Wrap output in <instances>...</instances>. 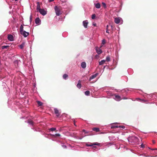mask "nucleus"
<instances>
[{"label":"nucleus","instance_id":"nucleus-11","mask_svg":"<svg viewBox=\"0 0 157 157\" xmlns=\"http://www.w3.org/2000/svg\"><path fill=\"white\" fill-rule=\"evenodd\" d=\"M36 9L37 12H38L41 9L40 8V6L39 2H37V3Z\"/></svg>","mask_w":157,"mask_h":157},{"label":"nucleus","instance_id":"nucleus-44","mask_svg":"<svg viewBox=\"0 0 157 157\" xmlns=\"http://www.w3.org/2000/svg\"><path fill=\"white\" fill-rule=\"evenodd\" d=\"M12 1H17L18 0H12Z\"/></svg>","mask_w":157,"mask_h":157},{"label":"nucleus","instance_id":"nucleus-1","mask_svg":"<svg viewBox=\"0 0 157 157\" xmlns=\"http://www.w3.org/2000/svg\"><path fill=\"white\" fill-rule=\"evenodd\" d=\"M24 27L22 25H21L20 27L19 31L20 33L25 37H27L29 34V32H26L24 30Z\"/></svg>","mask_w":157,"mask_h":157},{"label":"nucleus","instance_id":"nucleus-10","mask_svg":"<svg viewBox=\"0 0 157 157\" xmlns=\"http://www.w3.org/2000/svg\"><path fill=\"white\" fill-rule=\"evenodd\" d=\"M114 22L117 24L120 23V19L119 18L116 17L115 18Z\"/></svg>","mask_w":157,"mask_h":157},{"label":"nucleus","instance_id":"nucleus-9","mask_svg":"<svg viewBox=\"0 0 157 157\" xmlns=\"http://www.w3.org/2000/svg\"><path fill=\"white\" fill-rule=\"evenodd\" d=\"M83 24L84 27L86 28L87 27V25L88 24V22L87 20H85L83 21Z\"/></svg>","mask_w":157,"mask_h":157},{"label":"nucleus","instance_id":"nucleus-38","mask_svg":"<svg viewBox=\"0 0 157 157\" xmlns=\"http://www.w3.org/2000/svg\"><path fill=\"white\" fill-rule=\"evenodd\" d=\"M144 144H142L141 145V147H144Z\"/></svg>","mask_w":157,"mask_h":157},{"label":"nucleus","instance_id":"nucleus-29","mask_svg":"<svg viewBox=\"0 0 157 157\" xmlns=\"http://www.w3.org/2000/svg\"><path fill=\"white\" fill-rule=\"evenodd\" d=\"M53 136H54L55 137H56V136H60V135L59 134H56L54 135H52Z\"/></svg>","mask_w":157,"mask_h":157},{"label":"nucleus","instance_id":"nucleus-31","mask_svg":"<svg viewBox=\"0 0 157 157\" xmlns=\"http://www.w3.org/2000/svg\"><path fill=\"white\" fill-rule=\"evenodd\" d=\"M103 6L105 7V8L106 7V5L105 3L104 2H102V3Z\"/></svg>","mask_w":157,"mask_h":157},{"label":"nucleus","instance_id":"nucleus-42","mask_svg":"<svg viewBox=\"0 0 157 157\" xmlns=\"http://www.w3.org/2000/svg\"><path fill=\"white\" fill-rule=\"evenodd\" d=\"M54 0H49V2H51L53 1Z\"/></svg>","mask_w":157,"mask_h":157},{"label":"nucleus","instance_id":"nucleus-15","mask_svg":"<svg viewBox=\"0 0 157 157\" xmlns=\"http://www.w3.org/2000/svg\"><path fill=\"white\" fill-rule=\"evenodd\" d=\"M93 130L96 132H98L100 131L99 128H92Z\"/></svg>","mask_w":157,"mask_h":157},{"label":"nucleus","instance_id":"nucleus-46","mask_svg":"<svg viewBox=\"0 0 157 157\" xmlns=\"http://www.w3.org/2000/svg\"><path fill=\"white\" fill-rule=\"evenodd\" d=\"M102 45H101V47H100V48H101V47H102Z\"/></svg>","mask_w":157,"mask_h":157},{"label":"nucleus","instance_id":"nucleus-39","mask_svg":"<svg viewBox=\"0 0 157 157\" xmlns=\"http://www.w3.org/2000/svg\"><path fill=\"white\" fill-rule=\"evenodd\" d=\"M82 131H83V132H85V133H87V132H86V130H84V129H83V130H82Z\"/></svg>","mask_w":157,"mask_h":157},{"label":"nucleus","instance_id":"nucleus-3","mask_svg":"<svg viewBox=\"0 0 157 157\" xmlns=\"http://www.w3.org/2000/svg\"><path fill=\"white\" fill-rule=\"evenodd\" d=\"M130 139L132 140L133 142L135 143H137L139 140L138 138L135 136L131 137Z\"/></svg>","mask_w":157,"mask_h":157},{"label":"nucleus","instance_id":"nucleus-13","mask_svg":"<svg viewBox=\"0 0 157 157\" xmlns=\"http://www.w3.org/2000/svg\"><path fill=\"white\" fill-rule=\"evenodd\" d=\"M81 66L83 68H85L86 66V63L84 62H82L81 63Z\"/></svg>","mask_w":157,"mask_h":157},{"label":"nucleus","instance_id":"nucleus-35","mask_svg":"<svg viewBox=\"0 0 157 157\" xmlns=\"http://www.w3.org/2000/svg\"><path fill=\"white\" fill-rule=\"evenodd\" d=\"M115 97H116V98H117V99H120V96H118V95H116V96H115Z\"/></svg>","mask_w":157,"mask_h":157},{"label":"nucleus","instance_id":"nucleus-45","mask_svg":"<svg viewBox=\"0 0 157 157\" xmlns=\"http://www.w3.org/2000/svg\"><path fill=\"white\" fill-rule=\"evenodd\" d=\"M142 101H144V100H143Z\"/></svg>","mask_w":157,"mask_h":157},{"label":"nucleus","instance_id":"nucleus-14","mask_svg":"<svg viewBox=\"0 0 157 157\" xmlns=\"http://www.w3.org/2000/svg\"><path fill=\"white\" fill-rule=\"evenodd\" d=\"M25 45V42H23L22 44L19 45V47L21 49H23Z\"/></svg>","mask_w":157,"mask_h":157},{"label":"nucleus","instance_id":"nucleus-24","mask_svg":"<svg viewBox=\"0 0 157 157\" xmlns=\"http://www.w3.org/2000/svg\"><path fill=\"white\" fill-rule=\"evenodd\" d=\"M36 102L39 106H41L43 104L40 101H37Z\"/></svg>","mask_w":157,"mask_h":157},{"label":"nucleus","instance_id":"nucleus-25","mask_svg":"<svg viewBox=\"0 0 157 157\" xmlns=\"http://www.w3.org/2000/svg\"><path fill=\"white\" fill-rule=\"evenodd\" d=\"M105 60L107 62H109L110 61V57L109 56H108L106 57Z\"/></svg>","mask_w":157,"mask_h":157},{"label":"nucleus","instance_id":"nucleus-7","mask_svg":"<svg viewBox=\"0 0 157 157\" xmlns=\"http://www.w3.org/2000/svg\"><path fill=\"white\" fill-rule=\"evenodd\" d=\"M8 39L10 41H13V36L11 34H9L8 35Z\"/></svg>","mask_w":157,"mask_h":157},{"label":"nucleus","instance_id":"nucleus-4","mask_svg":"<svg viewBox=\"0 0 157 157\" xmlns=\"http://www.w3.org/2000/svg\"><path fill=\"white\" fill-rule=\"evenodd\" d=\"M90 146H93L94 148H96V146L95 145H99L100 144L98 143H90Z\"/></svg>","mask_w":157,"mask_h":157},{"label":"nucleus","instance_id":"nucleus-16","mask_svg":"<svg viewBox=\"0 0 157 157\" xmlns=\"http://www.w3.org/2000/svg\"><path fill=\"white\" fill-rule=\"evenodd\" d=\"M77 86L78 88L80 89L81 87V81L80 80H79L78 82V84L77 85Z\"/></svg>","mask_w":157,"mask_h":157},{"label":"nucleus","instance_id":"nucleus-28","mask_svg":"<svg viewBox=\"0 0 157 157\" xmlns=\"http://www.w3.org/2000/svg\"><path fill=\"white\" fill-rule=\"evenodd\" d=\"M108 27H109V25H107L106 26V32L107 33H109V29H108Z\"/></svg>","mask_w":157,"mask_h":157},{"label":"nucleus","instance_id":"nucleus-6","mask_svg":"<svg viewBox=\"0 0 157 157\" xmlns=\"http://www.w3.org/2000/svg\"><path fill=\"white\" fill-rule=\"evenodd\" d=\"M54 112L56 114L57 117H58L60 115V113L59 112V110L56 108L54 109Z\"/></svg>","mask_w":157,"mask_h":157},{"label":"nucleus","instance_id":"nucleus-34","mask_svg":"<svg viewBox=\"0 0 157 157\" xmlns=\"http://www.w3.org/2000/svg\"><path fill=\"white\" fill-rule=\"evenodd\" d=\"M109 25L111 26V27L112 29H113L114 28L113 25V24H109Z\"/></svg>","mask_w":157,"mask_h":157},{"label":"nucleus","instance_id":"nucleus-30","mask_svg":"<svg viewBox=\"0 0 157 157\" xmlns=\"http://www.w3.org/2000/svg\"><path fill=\"white\" fill-rule=\"evenodd\" d=\"M96 17L95 14H94L92 15V18L93 19H94Z\"/></svg>","mask_w":157,"mask_h":157},{"label":"nucleus","instance_id":"nucleus-41","mask_svg":"<svg viewBox=\"0 0 157 157\" xmlns=\"http://www.w3.org/2000/svg\"><path fill=\"white\" fill-rule=\"evenodd\" d=\"M86 146H88V147L90 146V144H86Z\"/></svg>","mask_w":157,"mask_h":157},{"label":"nucleus","instance_id":"nucleus-37","mask_svg":"<svg viewBox=\"0 0 157 157\" xmlns=\"http://www.w3.org/2000/svg\"><path fill=\"white\" fill-rule=\"evenodd\" d=\"M93 25L94 26H97V24L95 23H93Z\"/></svg>","mask_w":157,"mask_h":157},{"label":"nucleus","instance_id":"nucleus-12","mask_svg":"<svg viewBox=\"0 0 157 157\" xmlns=\"http://www.w3.org/2000/svg\"><path fill=\"white\" fill-rule=\"evenodd\" d=\"M98 75V73H96L94 75H93L90 78V80H91V79H94L96 78L97 75Z\"/></svg>","mask_w":157,"mask_h":157},{"label":"nucleus","instance_id":"nucleus-32","mask_svg":"<svg viewBox=\"0 0 157 157\" xmlns=\"http://www.w3.org/2000/svg\"><path fill=\"white\" fill-rule=\"evenodd\" d=\"M105 43V40L104 39H103L102 40V44H104Z\"/></svg>","mask_w":157,"mask_h":157},{"label":"nucleus","instance_id":"nucleus-20","mask_svg":"<svg viewBox=\"0 0 157 157\" xmlns=\"http://www.w3.org/2000/svg\"><path fill=\"white\" fill-rule=\"evenodd\" d=\"M106 60H102L99 62V65H102L105 62Z\"/></svg>","mask_w":157,"mask_h":157},{"label":"nucleus","instance_id":"nucleus-40","mask_svg":"<svg viewBox=\"0 0 157 157\" xmlns=\"http://www.w3.org/2000/svg\"><path fill=\"white\" fill-rule=\"evenodd\" d=\"M121 126V128H125L124 126Z\"/></svg>","mask_w":157,"mask_h":157},{"label":"nucleus","instance_id":"nucleus-21","mask_svg":"<svg viewBox=\"0 0 157 157\" xmlns=\"http://www.w3.org/2000/svg\"><path fill=\"white\" fill-rule=\"evenodd\" d=\"M28 123L32 125H33V122L31 120H28Z\"/></svg>","mask_w":157,"mask_h":157},{"label":"nucleus","instance_id":"nucleus-26","mask_svg":"<svg viewBox=\"0 0 157 157\" xmlns=\"http://www.w3.org/2000/svg\"><path fill=\"white\" fill-rule=\"evenodd\" d=\"M119 127H121L120 126H118L117 125H114L111 127V128H116Z\"/></svg>","mask_w":157,"mask_h":157},{"label":"nucleus","instance_id":"nucleus-2","mask_svg":"<svg viewBox=\"0 0 157 157\" xmlns=\"http://www.w3.org/2000/svg\"><path fill=\"white\" fill-rule=\"evenodd\" d=\"M54 10L57 16H59L62 14V8L61 7L56 6L54 7Z\"/></svg>","mask_w":157,"mask_h":157},{"label":"nucleus","instance_id":"nucleus-23","mask_svg":"<svg viewBox=\"0 0 157 157\" xmlns=\"http://www.w3.org/2000/svg\"><path fill=\"white\" fill-rule=\"evenodd\" d=\"M90 92L88 90L86 91L85 92V94L86 95L88 96L90 95Z\"/></svg>","mask_w":157,"mask_h":157},{"label":"nucleus","instance_id":"nucleus-43","mask_svg":"<svg viewBox=\"0 0 157 157\" xmlns=\"http://www.w3.org/2000/svg\"><path fill=\"white\" fill-rule=\"evenodd\" d=\"M152 142H153V144H155V141H154V140H153Z\"/></svg>","mask_w":157,"mask_h":157},{"label":"nucleus","instance_id":"nucleus-27","mask_svg":"<svg viewBox=\"0 0 157 157\" xmlns=\"http://www.w3.org/2000/svg\"><path fill=\"white\" fill-rule=\"evenodd\" d=\"M9 47V46H3L2 47V49H4L5 48H6Z\"/></svg>","mask_w":157,"mask_h":157},{"label":"nucleus","instance_id":"nucleus-5","mask_svg":"<svg viewBox=\"0 0 157 157\" xmlns=\"http://www.w3.org/2000/svg\"><path fill=\"white\" fill-rule=\"evenodd\" d=\"M38 12H39L41 14L43 15H44L47 13L46 11H45L43 9H41Z\"/></svg>","mask_w":157,"mask_h":157},{"label":"nucleus","instance_id":"nucleus-22","mask_svg":"<svg viewBox=\"0 0 157 157\" xmlns=\"http://www.w3.org/2000/svg\"><path fill=\"white\" fill-rule=\"evenodd\" d=\"M63 79H66L68 77V75L67 74H64L63 75Z\"/></svg>","mask_w":157,"mask_h":157},{"label":"nucleus","instance_id":"nucleus-18","mask_svg":"<svg viewBox=\"0 0 157 157\" xmlns=\"http://www.w3.org/2000/svg\"><path fill=\"white\" fill-rule=\"evenodd\" d=\"M95 6L96 8L99 9L101 7L100 4L99 3H98L95 4Z\"/></svg>","mask_w":157,"mask_h":157},{"label":"nucleus","instance_id":"nucleus-17","mask_svg":"<svg viewBox=\"0 0 157 157\" xmlns=\"http://www.w3.org/2000/svg\"><path fill=\"white\" fill-rule=\"evenodd\" d=\"M40 21V19L39 17L36 18L35 20V22L36 24H38L39 23Z\"/></svg>","mask_w":157,"mask_h":157},{"label":"nucleus","instance_id":"nucleus-8","mask_svg":"<svg viewBox=\"0 0 157 157\" xmlns=\"http://www.w3.org/2000/svg\"><path fill=\"white\" fill-rule=\"evenodd\" d=\"M96 50L97 53L98 55H100L101 54L102 52V51L101 50L100 48H98V47H97L96 48Z\"/></svg>","mask_w":157,"mask_h":157},{"label":"nucleus","instance_id":"nucleus-36","mask_svg":"<svg viewBox=\"0 0 157 157\" xmlns=\"http://www.w3.org/2000/svg\"><path fill=\"white\" fill-rule=\"evenodd\" d=\"M62 146L64 148H67V146L66 145H62Z\"/></svg>","mask_w":157,"mask_h":157},{"label":"nucleus","instance_id":"nucleus-19","mask_svg":"<svg viewBox=\"0 0 157 157\" xmlns=\"http://www.w3.org/2000/svg\"><path fill=\"white\" fill-rule=\"evenodd\" d=\"M49 130L50 131H52V132L55 131L56 132H57V131L56 130V128H49Z\"/></svg>","mask_w":157,"mask_h":157},{"label":"nucleus","instance_id":"nucleus-33","mask_svg":"<svg viewBox=\"0 0 157 157\" xmlns=\"http://www.w3.org/2000/svg\"><path fill=\"white\" fill-rule=\"evenodd\" d=\"M32 18H33V17H32V15H31L30 16V22H31L32 21Z\"/></svg>","mask_w":157,"mask_h":157}]
</instances>
